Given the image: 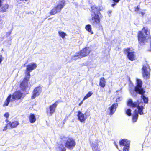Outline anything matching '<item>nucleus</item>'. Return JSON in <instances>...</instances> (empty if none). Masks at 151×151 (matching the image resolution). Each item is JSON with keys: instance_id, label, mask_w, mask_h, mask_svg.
<instances>
[{"instance_id": "nucleus-27", "label": "nucleus", "mask_w": 151, "mask_h": 151, "mask_svg": "<svg viewBox=\"0 0 151 151\" xmlns=\"http://www.w3.org/2000/svg\"><path fill=\"white\" fill-rule=\"evenodd\" d=\"M80 52H78L77 53H76L73 56V58H74L75 57H78V58H79V56L81 57V55H80Z\"/></svg>"}, {"instance_id": "nucleus-14", "label": "nucleus", "mask_w": 151, "mask_h": 151, "mask_svg": "<svg viewBox=\"0 0 151 151\" xmlns=\"http://www.w3.org/2000/svg\"><path fill=\"white\" fill-rule=\"evenodd\" d=\"M42 87L40 86L36 87L34 89L32 98L34 99L39 96L42 92Z\"/></svg>"}, {"instance_id": "nucleus-36", "label": "nucleus", "mask_w": 151, "mask_h": 151, "mask_svg": "<svg viewBox=\"0 0 151 151\" xmlns=\"http://www.w3.org/2000/svg\"><path fill=\"white\" fill-rule=\"evenodd\" d=\"M141 14L143 16L145 14V13L144 12H141Z\"/></svg>"}, {"instance_id": "nucleus-3", "label": "nucleus", "mask_w": 151, "mask_h": 151, "mask_svg": "<svg viewBox=\"0 0 151 151\" xmlns=\"http://www.w3.org/2000/svg\"><path fill=\"white\" fill-rule=\"evenodd\" d=\"M150 36V30L147 27H143L141 31H139L138 34L139 42H147Z\"/></svg>"}, {"instance_id": "nucleus-21", "label": "nucleus", "mask_w": 151, "mask_h": 151, "mask_svg": "<svg viewBox=\"0 0 151 151\" xmlns=\"http://www.w3.org/2000/svg\"><path fill=\"white\" fill-rule=\"evenodd\" d=\"M106 80L104 77L100 78L99 81V85L102 87L104 88L106 85Z\"/></svg>"}, {"instance_id": "nucleus-9", "label": "nucleus", "mask_w": 151, "mask_h": 151, "mask_svg": "<svg viewBox=\"0 0 151 151\" xmlns=\"http://www.w3.org/2000/svg\"><path fill=\"white\" fill-rule=\"evenodd\" d=\"M76 145V142L74 139L72 138L68 139L65 143V146L67 148L72 150Z\"/></svg>"}, {"instance_id": "nucleus-6", "label": "nucleus", "mask_w": 151, "mask_h": 151, "mask_svg": "<svg viewBox=\"0 0 151 151\" xmlns=\"http://www.w3.org/2000/svg\"><path fill=\"white\" fill-rule=\"evenodd\" d=\"M29 78L30 76L25 75L24 78L20 83V88L24 92L28 90L31 86L29 82Z\"/></svg>"}, {"instance_id": "nucleus-17", "label": "nucleus", "mask_w": 151, "mask_h": 151, "mask_svg": "<svg viewBox=\"0 0 151 151\" xmlns=\"http://www.w3.org/2000/svg\"><path fill=\"white\" fill-rule=\"evenodd\" d=\"M117 106V104H113L111 107L109 108V109L110 111V115H112L114 113L116 110V108Z\"/></svg>"}, {"instance_id": "nucleus-11", "label": "nucleus", "mask_w": 151, "mask_h": 151, "mask_svg": "<svg viewBox=\"0 0 151 151\" xmlns=\"http://www.w3.org/2000/svg\"><path fill=\"white\" fill-rule=\"evenodd\" d=\"M37 67V64L34 63H30L27 65L25 75L30 76V72H31L33 69H35Z\"/></svg>"}, {"instance_id": "nucleus-32", "label": "nucleus", "mask_w": 151, "mask_h": 151, "mask_svg": "<svg viewBox=\"0 0 151 151\" xmlns=\"http://www.w3.org/2000/svg\"><path fill=\"white\" fill-rule=\"evenodd\" d=\"M60 150V151H65L66 149L64 147H59Z\"/></svg>"}, {"instance_id": "nucleus-31", "label": "nucleus", "mask_w": 151, "mask_h": 151, "mask_svg": "<svg viewBox=\"0 0 151 151\" xmlns=\"http://www.w3.org/2000/svg\"><path fill=\"white\" fill-rule=\"evenodd\" d=\"M122 99V98L121 97H119L117 98L116 99V102H118L120 101Z\"/></svg>"}, {"instance_id": "nucleus-29", "label": "nucleus", "mask_w": 151, "mask_h": 151, "mask_svg": "<svg viewBox=\"0 0 151 151\" xmlns=\"http://www.w3.org/2000/svg\"><path fill=\"white\" fill-rule=\"evenodd\" d=\"M129 146H127V147H124L123 151H129Z\"/></svg>"}, {"instance_id": "nucleus-5", "label": "nucleus", "mask_w": 151, "mask_h": 151, "mask_svg": "<svg viewBox=\"0 0 151 151\" xmlns=\"http://www.w3.org/2000/svg\"><path fill=\"white\" fill-rule=\"evenodd\" d=\"M137 86L135 87V91L137 93H138L141 95V98L143 99L145 103H147L148 102V98L145 97L143 94L145 92V91L142 88V81L141 80L136 79Z\"/></svg>"}, {"instance_id": "nucleus-39", "label": "nucleus", "mask_w": 151, "mask_h": 151, "mask_svg": "<svg viewBox=\"0 0 151 151\" xmlns=\"http://www.w3.org/2000/svg\"><path fill=\"white\" fill-rule=\"evenodd\" d=\"M6 121H7V122H8V121H7V120H6Z\"/></svg>"}, {"instance_id": "nucleus-1", "label": "nucleus", "mask_w": 151, "mask_h": 151, "mask_svg": "<svg viewBox=\"0 0 151 151\" xmlns=\"http://www.w3.org/2000/svg\"><path fill=\"white\" fill-rule=\"evenodd\" d=\"M91 23L94 26L99 25L102 18V15L100 12L101 10V7L93 5L91 7Z\"/></svg>"}, {"instance_id": "nucleus-8", "label": "nucleus", "mask_w": 151, "mask_h": 151, "mask_svg": "<svg viewBox=\"0 0 151 151\" xmlns=\"http://www.w3.org/2000/svg\"><path fill=\"white\" fill-rule=\"evenodd\" d=\"M124 52L125 54L127 55V57L129 60L131 61L135 60L136 58L135 54L130 48H127L124 49Z\"/></svg>"}, {"instance_id": "nucleus-37", "label": "nucleus", "mask_w": 151, "mask_h": 151, "mask_svg": "<svg viewBox=\"0 0 151 151\" xmlns=\"http://www.w3.org/2000/svg\"><path fill=\"white\" fill-rule=\"evenodd\" d=\"M116 5V4L114 3V4H113L111 5V6L113 7H114V6Z\"/></svg>"}, {"instance_id": "nucleus-28", "label": "nucleus", "mask_w": 151, "mask_h": 151, "mask_svg": "<svg viewBox=\"0 0 151 151\" xmlns=\"http://www.w3.org/2000/svg\"><path fill=\"white\" fill-rule=\"evenodd\" d=\"M126 114L128 115L129 116H130L131 115V110L130 109H128L126 111Z\"/></svg>"}, {"instance_id": "nucleus-35", "label": "nucleus", "mask_w": 151, "mask_h": 151, "mask_svg": "<svg viewBox=\"0 0 151 151\" xmlns=\"http://www.w3.org/2000/svg\"><path fill=\"white\" fill-rule=\"evenodd\" d=\"M83 100L79 104V106H81L83 103Z\"/></svg>"}, {"instance_id": "nucleus-38", "label": "nucleus", "mask_w": 151, "mask_h": 151, "mask_svg": "<svg viewBox=\"0 0 151 151\" xmlns=\"http://www.w3.org/2000/svg\"><path fill=\"white\" fill-rule=\"evenodd\" d=\"M116 146L117 148V146L116 145Z\"/></svg>"}, {"instance_id": "nucleus-23", "label": "nucleus", "mask_w": 151, "mask_h": 151, "mask_svg": "<svg viewBox=\"0 0 151 151\" xmlns=\"http://www.w3.org/2000/svg\"><path fill=\"white\" fill-rule=\"evenodd\" d=\"M85 29L87 31L90 32L91 34L93 33V32L92 30L91 26L90 25L88 24L86 25Z\"/></svg>"}, {"instance_id": "nucleus-33", "label": "nucleus", "mask_w": 151, "mask_h": 151, "mask_svg": "<svg viewBox=\"0 0 151 151\" xmlns=\"http://www.w3.org/2000/svg\"><path fill=\"white\" fill-rule=\"evenodd\" d=\"M2 60L3 58L2 57V56L1 55H0V64L1 63Z\"/></svg>"}, {"instance_id": "nucleus-26", "label": "nucleus", "mask_w": 151, "mask_h": 151, "mask_svg": "<svg viewBox=\"0 0 151 151\" xmlns=\"http://www.w3.org/2000/svg\"><path fill=\"white\" fill-rule=\"evenodd\" d=\"M8 127H10L9 124V122L7 123L6 124L4 127V128L2 130L3 131H6L7 130V129L8 128Z\"/></svg>"}, {"instance_id": "nucleus-16", "label": "nucleus", "mask_w": 151, "mask_h": 151, "mask_svg": "<svg viewBox=\"0 0 151 151\" xmlns=\"http://www.w3.org/2000/svg\"><path fill=\"white\" fill-rule=\"evenodd\" d=\"M78 117L79 120L81 122H85L86 118L87 116L85 114H83L80 111H78Z\"/></svg>"}, {"instance_id": "nucleus-20", "label": "nucleus", "mask_w": 151, "mask_h": 151, "mask_svg": "<svg viewBox=\"0 0 151 151\" xmlns=\"http://www.w3.org/2000/svg\"><path fill=\"white\" fill-rule=\"evenodd\" d=\"M29 122L30 123H33L35 122L36 118L35 116L32 114H31L28 117Z\"/></svg>"}, {"instance_id": "nucleus-19", "label": "nucleus", "mask_w": 151, "mask_h": 151, "mask_svg": "<svg viewBox=\"0 0 151 151\" xmlns=\"http://www.w3.org/2000/svg\"><path fill=\"white\" fill-rule=\"evenodd\" d=\"M9 124L10 127L11 128L16 127L19 124V123L17 121H15L12 122H9Z\"/></svg>"}, {"instance_id": "nucleus-30", "label": "nucleus", "mask_w": 151, "mask_h": 151, "mask_svg": "<svg viewBox=\"0 0 151 151\" xmlns=\"http://www.w3.org/2000/svg\"><path fill=\"white\" fill-rule=\"evenodd\" d=\"M4 116L6 118H8L9 116V114L8 112H6L4 115Z\"/></svg>"}, {"instance_id": "nucleus-4", "label": "nucleus", "mask_w": 151, "mask_h": 151, "mask_svg": "<svg viewBox=\"0 0 151 151\" xmlns=\"http://www.w3.org/2000/svg\"><path fill=\"white\" fill-rule=\"evenodd\" d=\"M22 96L23 93L19 91L15 92L12 95L11 94L9 95L5 101L3 106H7L10 102L20 99L22 97Z\"/></svg>"}, {"instance_id": "nucleus-25", "label": "nucleus", "mask_w": 151, "mask_h": 151, "mask_svg": "<svg viewBox=\"0 0 151 151\" xmlns=\"http://www.w3.org/2000/svg\"><path fill=\"white\" fill-rule=\"evenodd\" d=\"M9 6L7 4H4L1 8V11L2 12H5L8 8Z\"/></svg>"}, {"instance_id": "nucleus-2", "label": "nucleus", "mask_w": 151, "mask_h": 151, "mask_svg": "<svg viewBox=\"0 0 151 151\" xmlns=\"http://www.w3.org/2000/svg\"><path fill=\"white\" fill-rule=\"evenodd\" d=\"M127 104L129 106L132 107L137 108L133 114L132 117L133 122H135L136 121L138 116V114H139L140 115L143 114L142 110L144 109V107L143 106L144 104L142 102L139 103L138 101L137 103L133 102L131 99L128 100Z\"/></svg>"}, {"instance_id": "nucleus-24", "label": "nucleus", "mask_w": 151, "mask_h": 151, "mask_svg": "<svg viewBox=\"0 0 151 151\" xmlns=\"http://www.w3.org/2000/svg\"><path fill=\"white\" fill-rule=\"evenodd\" d=\"M93 93L92 92L90 91L87 94L84 96L83 99V100L84 101L86 99H88V98L90 97L93 94Z\"/></svg>"}, {"instance_id": "nucleus-41", "label": "nucleus", "mask_w": 151, "mask_h": 151, "mask_svg": "<svg viewBox=\"0 0 151 151\" xmlns=\"http://www.w3.org/2000/svg\"><path fill=\"white\" fill-rule=\"evenodd\" d=\"M109 12H110V13H111V11Z\"/></svg>"}, {"instance_id": "nucleus-15", "label": "nucleus", "mask_w": 151, "mask_h": 151, "mask_svg": "<svg viewBox=\"0 0 151 151\" xmlns=\"http://www.w3.org/2000/svg\"><path fill=\"white\" fill-rule=\"evenodd\" d=\"M90 50L88 47H85L82 50H81L80 51L81 57H83L87 56L90 53Z\"/></svg>"}, {"instance_id": "nucleus-18", "label": "nucleus", "mask_w": 151, "mask_h": 151, "mask_svg": "<svg viewBox=\"0 0 151 151\" xmlns=\"http://www.w3.org/2000/svg\"><path fill=\"white\" fill-rule=\"evenodd\" d=\"M129 142L127 139H123L119 142V144L121 146L124 147L129 146Z\"/></svg>"}, {"instance_id": "nucleus-12", "label": "nucleus", "mask_w": 151, "mask_h": 151, "mask_svg": "<svg viewBox=\"0 0 151 151\" xmlns=\"http://www.w3.org/2000/svg\"><path fill=\"white\" fill-rule=\"evenodd\" d=\"M150 69L148 65L143 66L142 69V74L145 78L148 79L150 77Z\"/></svg>"}, {"instance_id": "nucleus-7", "label": "nucleus", "mask_w": 151, "mask_h": 151, "mask_svg": "<svg viewBox=\"0 0 151 151\" xmlns=\"http://www.w3.org/2000/svg\"><path fill=\"white\" fill-rule=\"evenodd\" d=\"M65 5V1H62L59 2L56 7L54 8L50 12V15H53L56 14L57 12H60L61 9Z\"/></svg>"}, {"instance_id": "nucleus-40", "label": "nucleus", "mask_w": 151, "mask_h": 151, "mask_svg": "<svg viewBox=\"0 0 151 151\" xmlns=\"http://www.w3.org/2000/svg\"><path fill=\"white\" fill-rule=\"evenodd\" d=\"M50 19V18H49V19H48V20H49V19Z\"/></svg>"}, {"instance_id": "nucleus-22", "label": "nucleus", "mask_w": 151, "mask_h": 151, "mask_svg": "<svg viewBox=\"0 0 151 151\" xmlns=\"http://www.w3.org/2000/svg\"><path fill=\"white\" fill-rule=\"evenodd\" d=\"M58 33L59 36L60 37L63 39L65 38V37L67 35L66 34L61 30H60L58 32Z\"/></svg>"}, {"instance_id": "nucleus-13", "label": "nucleus", "mask_w": 151, "mask_h": 151, "mask_svg": "<svg viewBox=\"0 0 151 151\" xmlns=\"http://www.w3.org/2000/svg\"><path fill=\"white\" fill-rule=\"evenodd\" d=\"M57 105V102H55L52 105L50 106L49 109H47V113L49 116H51L55 112V109Z\"/></svg>"}, {"instance_id": "nucleus-10", "label": "nucleus", "mask_w": 151, "mask_h": 151, "mask_svg": "<svg viewBox=\"0 0 151 151\" xmlns=\"http://www.w3.org/2000/svg\"><path fill=\"white\" fill-rule=\"evenodd\" d=\"M102 145V142L98 141L90 143V145L93 151H100L99 148Z\"/></svg>"}, {"instance_id": "nucleus-34", "label": "nucleus", "mask_w": 151, "mask_h": 151, "mask_svg": "<svg viewBox=\"0 0 151 151\" xmlns=\"http://www.w3.org/2000/svg\"><path fill=\"white\" fill-rule=\"evenodd\" d=\"M139 8L138 6H137L135 9V11H137L138 10H139Z\"/></svg>"}]
</instances>
